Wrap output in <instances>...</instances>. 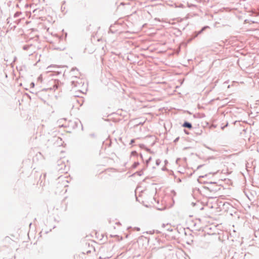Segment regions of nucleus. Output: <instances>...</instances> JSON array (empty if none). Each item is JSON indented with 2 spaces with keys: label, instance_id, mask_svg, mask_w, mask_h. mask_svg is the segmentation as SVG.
I'll list each match as a JSON object with an SVG mask.
<instances>
[{
  "label": "nucleus",
  "instance_id": "nucleus-1",
  "mask_svg": "<svg viewBox=\"0 0 259 259\" xmlns=\"http://www.w3.org/2000/svg\"><path fill=\"white\" fill-rule=\"evenodd\" d=\"M70 83L72 89H75L78 91H81V90L85 88L84 86L85 80L79 76H73L70 78Z\"/></svg>",
  "mask_w": 259,
  "mask_h": 259
},
{
  "label": "nucleus",
  "instance_id": "nucleus-2",
  "mask_svg": "<svg viewBox=\"0 0 259 259\" xmlns=\"http://www.w3.org/2000/svg\"><path fill=\"white\" fill-rule=\"evenodd\" d=\"M207 186H205L204 188L208 189L211 192H217L221 190V186L217 185L215 182H207Z\"/></svg>",
  "mask_w": 259,
  "mask_h": 259
},
{
  "label": "nucleus",
  "instance_id": "nucleus-3",
  "mask_svg": "<svg viewBox=\"0 0 259 259\" xmlns=\"http://www.w3.org/2000/svg\"><path fill=\"white\" fill-rule=\"evenodd\" d=\"M69 75L70 78H72L73 76L78 77L80 76V72L76 68H72L69 71Z\"/></svg>",
  "mask_w": 259,
  "mask_h": 259
},
{
  "label": "nucleus",
  "instance_id": "nucleus-4",
  "mask_svg": "<svg viewBox=\"0 0 259 259\" xmlns=\"http://www.w3.org/2000/svg\"><path fill=\"white\" fill-rule=\"evenodd\" d=\"M209 28V27L208 26H204L202 28V29L200 30H199L198 32H195V35H194L193 37L195 38V37H197L199 34H200L206 28Z\"/></svg>",
  "mask_w": 259,
  "mask_h": 259
},
{
  "label": "nucleus",
  "instance_id": "nucleus-5",
  "mask_svg": "<svg viewBox=\"0 0 259 259\" xmlns=\"http://www.w3.org/2000/svg\"><path fill=\"white\" fill-rule=\"evenodd\" d=\"M183 127L191 129L192 128V124L188 121H185L182 125Z\"/></svg>",
  "mask_w": 259,
  "mask_h": 259
},
{
  "label": "nucleus",
  "instance_id": "nucleus-6",
  "mask_svg": "<svg viewBox=\"0 0 259 259\" xmlns=\"http://www.w3.org/2000/svg\"><path fill=\"white\" fill-rule=\"evenodd\" d=\"M54 85H53V89L54 90H56L59 88V83L58 80H54Z\"/></svg>",
  "mask_w": 259,
  "mask_h": 259
},
{
  "label": "nucleus",
  "instance_id": "nucleus-7",
  "mask_svg": "<svg viewBox=\"0 0 259 259\" xmlns=\"http://www.w3.org/2000/svg\"><path fill=\"white\" fill-rule=\"evenodd\" d=\"M32 46V45H24L23 47V49L24 50H28L30 48H31V47Z\"/></svg>",
  "mask_w": 259,
  "mask_h": 259
},
{
  "label": "nucleus",
  "instance_id": "nucleus-8",
  "mask_svg": "<svg viewBox=\"0 0 259 259\" xmlns=\"http://www.w3.org/2000/svg\"><path fill=\"white\" fill-rule=\"evenodd\" d=\"M21 14L22 13L21 12H16L14 15V17L17 18L19 17Z\"/></svg>",
  "mask_w": 259,
  "mask_h": 259
},
{
  "label": "nucleus",
  "instance_id": "nucleus-9",
  "mask_svg": "<svg viewBox=\"0 0 259 259\" xmlns=\"http://www.w3.org/2000/svg\"><path fill=\"white\" fill-rule=\"evenodd\" d=\"M139 165V162H135L132 165V168H135Z\"/></svg>",
  "mask_w": 259,
  "mask_h": 259
},
{
  "label": "nucleus",
  "instance_id": "nucleus-10",
  "mask_svg": "<svg viewBox=\"0 0 259 259\" xmlns=\"http://www.w3.org/2000/svg\"><path fill=\"white\" fill-rule=\"evenodd\" d=\"M152 159L151 157H150L146 161V167L148 166L149 162L151 161Z\"/></svg>",
  "mask_w": 259,
  "mask_h": 259
},
{
  "label": "nucleus",
  "instance_id": "nucleus-11",
  "mask_svg": "<svg viewBox=\"0 0 259 259\" xmlns=\"http://www.w3.org/2000/svg\"><path fill=\"white\" fill-rule=\"evenodd\" d=\"M131 155L132 156H137L138 153L136 151H133L131 152Z\"/></svg>",
  "mask_w": 259,
  "mask_h": 259
},
{
  "label": "nucleus",
  "instance_id": "nucleus-12",
  "mask_svg": "<svg viewBox=\"0 0 259 259\" xmlns=\"http://www.w3.org/2000/svg\"><path fill=\"white\" fill-rule=\"evenodd\" d=\"M136 174H137V175H138L139 176H142L143 174V170L137 171Z\"/></svg>",
  "mask_w": 259,
  "mask_h": 259
},
{
  "label": "nucleus",
  "instance_id": "nucleus-13",
  "mask_svg": "<svg viewBox=\"0 0 259 259\" xmlns=\"http://www.w3.org/2000/svg\"><path fill=\"white\" fill-rule=\"evenodd\" d=\"M161 163V160L159 159H157L156 160V164L158 166L160 164V163Z\"/></svg>",
  "mask_w": 259,
  "mask_h": 259
},
{
  "label": "nucleus",
  "instance_id": "nucleus-14",
  "mask_svg": "<svg viewBox=\"0 0 259 259\" xmlns=\"http://www.w3.org/2000/svg\"><path fill=\"white\" fill-rule=\"evenodd\" d=\"M135 139H132V140H131V142H130V145H132L133 143H135Z\"/></svg>",
  "mask_w": 259,
  "mask_h": 259
},
{
  "label": "nucleus",
  "instance_id": "nucleus-15",
  "mask_svg": "<svg viewBox=\"0 0 259 259\" xmlns=\"http://www.w3.org/2000/svg\"><path fill=\"white\" fill-rule=\"evenodd\" d=\"M65 179V177H62V176H61V177H59V179L60 180H63V179Z\"/></svg>",
  "mask_w": 259,
  "mask_h": 259
},
{
  "label": "nucleus",
  "instance_id": "nucleus-16",
  "mask_svg": "<svg viewBox=\"0 0 259 259\" xmlns=\"http://www.w3.org/2000/svg\"><path fill=\"white\" fill-rule=\"evenodd\" d=\"M41 80H42V77L41 76H39L38 77V80H40L41 81Z\"/></svg>",
  "mask_w": 259,
  "mask_h": 259
},
{
  "label": "nucleus",
  "instance_id": "nucleus-17",
  "mask_svg": "<svg viewBox=\"0 0 259 259\" xmlns=\"http://www.w3.org/2000/svg\"><path fill=\"white\" fill-rule=\"evenodd\" d=\"M202 165H199L198 167H197V169H199L201 167H202Z\"/></svg>",
  "mask_w": 259,
  "mask_h": 259
},
{
  "label": "nucleus",
  "instance_id": "nucleus-18",
  "mask_svg": "<svg viewBox=\"0 0 259 259\" xmlns=\"http://www.w3.org/2000/svg\"><path fill=\"white\" fill-rule=\"evenodd\" d=\"M9 20H10V18H8L7 19V23H9L10 22Z\"/></svg>",
  "mask_w": 259,
  "mask_h": 259
},
{
  "label": "nucleus",
  "instance_id": "nucleus-19",
  "mask_svg": "<svg viewBox=\"0 0 259 259\" xmlns=\"http://www.w3.org/2000/svg\"><path fill=\"white\" fill-rule=\"evenodd\" d=\"M178 139H179V138H177L175 140V142L177 141L178 140Z\"/></svg>",
  "mask_w": 259,
  "mask_h": 259
},
{
  "label": "nucleus",
  "instance_id": "nucleus-20",
  "mask_svg": "<svg viewBox=\"0 0 259 259\" xmlns=\"http://www.w3.org/2000/svg\"><path fill=\"white\" fill-rule=\"evenodd\" d=\"M185 132L186 134H188V133H187V132H186V130H185Z\"/></svg>",
  "mask_w": 259,
  "mask_h": 259
},
{
  "label": "nucleus",
  "instance_id": "nucleus-21",
  "mask_svg": "<svg viewBox=\"0 0 259 259\" xmlns=\"http://www.w3.org/2000/svg\"><path fill=\"white\" fill-rule=\"evenodd\" d=\"M31 84H32V85L34 86V83H32Z\"/></svg>",
  "mask_w": 259,
  "mask_h": 259
},
{
  "label": "nucleus",
  "instance_id": "nucleus-22",
  "mask_svg": "<svg viewBox=\"0 0 259 259\" xmlns=\"http://www.w3.org/2000/svg\"><path fill=\"white\" fill-rule=\"evenodd\" d=\"M31 84H32V85L34 86V83H32Z\"/></svg>",
  "mask_w": 259,
  "mask_h": 259
}]
</instances>
